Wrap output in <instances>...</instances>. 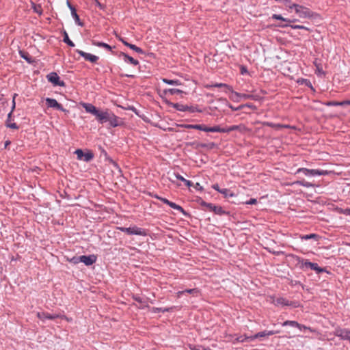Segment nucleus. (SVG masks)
I'll use <instances>...</instances> for the list:
<instances>
[{"instance_id": "1", "label": "nucleus", "mask_w": 350, "mask_h": 350, "mask_svg": "<svg viewBox=\"0 0 350 350\" xmlns=\"http://www.w3.org/2000/svg\"><path fill=\"white\" fill-rule=\"evenodd\" d=\"M82 107L85 109L86 112L95 116L96 120L101 124L107 122L109 118V115L111 113L109 110L100 111L95 106L90 103H81Z\"/></svg>"}, {"instance_id": "2", "label": "nucleus", "mask_w": 350, "mask_h": 350, "mask_svg": "<svg viewBox=\"0 0 350 350\" xmlns=\"http://www.w3.org/2000/svg\"><path fill=\"white\" fill-rule=\"evenodd\" d=\"M118 229L129 235L146 236L147 232L145 229L139 228L137 226H132L129 228L118 227Z\"/></svg>"}, {"instance_id": "3", "label": "nucleus", "mask_w": 350, "mask_h": 350, "mask_svg": "<svg viewBox=\"0 0 350 350\" xmlns=\"http://www.w3.org/2000/svg\"><path fill=\"white\" fill-rule=\"evenodd\" d=\"M291 7H293L295 11V13L302 18H310L313 16L312 12L302 5H300L299 4H292Z\"/></svg>"}, {"instance_id": "4", "label": "nucleus", "mask_w": 350, "mask_h": 350, "mask_svg": "<svg viewBox=\"0 0 350 350\" xmlns=\"http://www.w3.org/2000/svg\"><path fill=\"white\" fill-rule=\"evenodd\" d=\"M303 172L306 176H325L327 175L329 172L326 170H314V169H307V168H299L297 170V173Z\"/></svg>"}, {"instance_id": "5", "label": "nucleus", "mask_w": 350, "mask_h": 350, "mask_svg": "<svg viewBox=\"0 0 350 350\" xmlns=\"http://www.w3.org/2000/svg\"><path fill=\"white\" fill-rule=\"evenodd\" d=\"M182 126L184 128H186V129H197V130L204 131L206 132H218L219 131V126L207 127L203 124H184V125H182Z\"/></svg>"}, {"instance_id": "6", "label": "nucleus", "mask_w": 350, "mask_h": 350, "mask_svg": "<svg viewBox=\"0 0 350 350\" xmlns=\"http://www.w3.org/2000/svg\"><path fill=\"white\" fill-rule=\"evenodd\" d=\"M96 260V256L95 255L80 256L76 260H75V262L77 263L79 261L83 262L87 266H90L94 263Z\"/></svg>"}, {"instance_id": "7", "label": "nucleus", "mask_w": 350, "mask_h": 350, "mask_svg": "<svg viewBox=\"0 0 350 350\" xmlns=\"http://www.w3.org/2000/svg\"><path fill=\"white\" fill-rule=\"evenodd\" d=\"M334 335L340 337L342 340H347L350 341V330L347 329L337 327L334 330Z\"/></svg>"}, {"instance_id": "8", "label": "nucleus", "mask_w": 350, "mask_h": 350, "mask_svg": "<svg viewBox=\"0 0 350 350\" xmlns=\"http://www.w3.org/2000/svg\"><path fill=\"white\" fill-rule=\"evenodd\" d=\"M76 52L83 57L86 61L92 63H96L98 60V57L91 53H85L81 50H76Z\"/></svg>"}, {"instance_id": "9", "label": "nucleus", "mask_w": 350, "mask_h": 350, "mask_svg": "<svg viewBox=\"0 0 350 350\" xmlns=\"http://www.w3.org/2000/svg\"><path fill=\"white\" fill-rule=\"evenodd\" d=\"M36 316L41 321H44L45 319L53 320L60 317L58 314H49L45 312H38L36 314Z\"/></svg>"}, {"instance_id": "10", "label": "nucleus", "mask_w": 350, "mask_h": 350, "mask_svg": "<svg viewBox=\"0 0 350 350\" xmlns=\"http://www.w3.org/2000/svg\"><path fill=\"white\" fill-rule=\"evenodd\" d=\"M48 79L55 85L64 86L65 83L63 81H60L59 77L55 72H52L47 76Z\"/></svg>"}, {"instance_id": "11", "label": "nucleus", "mask_w": 350, "mask_h": 350, "mask_svg": "<svg viewBox=\"0 0 350 350\" xmlns=\"http://www.w3.org/2000/svg\"><path fill=\"white\" fill-rule=\"evenodd\" d=\"M46 103L49 107L55 108L60 111H65L62 105L59 104L55 99L46 98Z\"/></svg>"}, {"instance_id": "12", "label": "nucleus", "mask_w": 350, "mask_h": 350, "mask_svg": "<svg viewBox=\"0 0 350 350\" xmlns=\"http://www.w3.org/2000/svg\"><path fill=\"white\" fill-rule=\"evenodd\" d=\"M279 332H280L279 331H263V332L257 333L254 336L247 337L246 338H248V339H250L251 340H252L258 338L269 336L278 334Z\"/></svg>"}, {"instance_id": "13", "label": "nucleus", "mask_w": 350, "mask_h": 350, "mask_svg": "<svg viewBox=\"0 0 350 350\" xmlns=\"http://www.w3.org/2000/svg\"><path fill=\"white\" fill-rule=\"evenodd\" d=\"M273 302H274L275 305H276V306H280V305L293 306L295 308L298 306L297 303L289 301L288 300H286L282 297L277 298L275 300L273 301Z\"/></svg>"}, {"instance_id": "14", "label": "nucleus", "mask_w": 350, "mask_h": 350, "mask_svg": "<svg viewBox=\"0 0 350 350\" xmlns=\"http://www.w3.org/2000/svg\"><path fill=\"white\" fill-rule=\"evenodd\" d=\"M220 89H224V91L229 93V96L232 99H236L239 95L237 93L234 92L233 90H231L229 87H228L226 84H219Z\"/></svg>"}, {"instance_id": "15", "label": "nucleus", "mask_w": 350, "mask_h": 350, "mask_svg": "<svg viewBox=\"0 0 350 350\" xmlns=\"http://www.w3.org/2000/svg\"><path fill=\"white\" fill-rule=\"evenodd\" d=\"M107 122H109L111 126L116 127L118 126L119 123V118L112 112L109 115V118L107 120Z\"/></svg>"}, {"instance_id": "16", "label": "nucleus", "mask_w": 350, "mask_h": 350, "mask_svg": "<svg viewBox=\"0 0 350 350\" xmlns=\"http://www.w3.org/2000/svg\"><path fill=\"white\" fill-rule=\"evenodd\" d=\"M68 5L71 10V14L72 17L74 18L76 23L79 26H83V23L81 22L79 15L77 14L76 10L73 8L69 2H68Z\"/></svg>"}, {"instance_id": "17", "label": "nucleus", "mask_w": 350, "mask_h": 350, "mask_svg": "<svg viewBox=\"0 0 350 350\" xmlns=\"http://www.w3.org/2000/svg\"><path fill=\"white\" fill-rule=\"evenodd\" d=\"M304 265L306 267H309L312 270L317 271L318 273L323 271V269L318 266L317 263L306 261Z\"/></svg>"}, {"instance_id": "18", "label": "nucleus", "mask_w": 350, "mask_h": 350, "mask_svg": "<svg viewBox=\"0 0 350 350\" xmlns=\"http://www.w3.org/2000/svg\"><path fill=\"white\" fill-rule=\"evenodd\" d=\"M120 56L124 57V59L125 62H129L130 64L134 66H137L139 64V62L137 60L135 59L132 57L129 56L127 54L124 53H121Z\"/></svg>"}, {"instance_id": "19", "label": "nucleus", "mask_w": 350, "mask_h": 350, "mask_svg": "<svg viewBox=\"0 0 350 350\" xmlns=\"http://www.w3.org/2000/svg\"><path fill=\"white\" fill-rule=\"evenodd\" d=\"M175 177L176 179L178 180H181L182 182H183L185 183V185L187 187H193V183L190 181V180H186L184 177H183L181 175L178 174H174Z\"/></svg>"}, {"instance_id": "20", "label": "nucleus", "mask_w": 350, "mask_h": 350, "mask_svg": "<svg viewBox=\"0 0 350 350\" xmlns=\"http://www.w3.org/2000/svg\"><path fill=\"white\" fill-rule=\"evenodd\" d=\"M286 325H290L292 327H297L299 329H301V324H299V323H297L295 321H286L282 323V326H286Z\"/></svg>"}, {"instance_id": "21", "label": "nucleus", "mask_w": 350, "mask_h": 350, "mask_svg": "<svg viewBox=\"0 0 350 350\" xmlns=\"http://www.w3.org/2000/svg\"><path fill=\"white\" fill-rule=\"evenodd\" d=\"M31 8L33 9V12L37 13L39 15L42 14V6L39 4H36L34 3H31Z\"/></svg>"}, {"instance_id": "22", "label": "nucleus", "mask_w": 350, "mask_h": 350, "mask_svg": "<svg viewBox=\"0 0 350 350\" xmlns=\"http://www.w3.org/2000/svg\"><path fill=\"white\" fill-rule=\"evenodd\" d=\"M92 44L94 45V46H96L103 47V48H105V49H107L109 51L111 50V46H109L107 43H104V42H102L93 41L92 42Z\"/></svg>"}, {"instance_id": "23", "label": "nucleus", "mask_w": 350, "mask_h": 350, "mask_svg": "<svg viewBox=\"0 0 350 350\" xmlns=\"http://www.w3.org/2000/svg\"><path fill=\"white\" fill-rule=\"evenodd\" d=\"M64 42H66L70 46H72V47L75 46V44L73 43L72 41H71L70 40V38L68 37V35L66 33V31H64Z\"/></svg>"}, {"instance_id": "24", "label": "nucleus", "mask_w": 350, "mask_h": 350, "mask_svg": "<svg viewBox=\"0 0 350 350\" xmlns=\"http://www.w3.org/2000/svg\"><path fill=\"white\" fill-rule=\"evenodd\" d=\"M127 46L139 54H144V51L141 48L137 46L135 44H127Z\"/></svg>"}, {"instance_id": "25", "label": "nucleus", "mask_w": 350, "mask_h": 350, "mask_svg": "<svg viewBox=\"0 0 350 350\" xmlns=\"http://www.w3.org/2000/svg\"><path fill=\"white\" fill-rule=\"evenodd\" d=\"M171 309H172V308H162L153 307L150 309V311L153 313H157V312H165L170 311Z\"/></svg>"}, {"instance_id": "26", "label": "nucleus", "mask_w": 350, "mask_h": 350, "mask_svg": "<svg viewBox=\"0 0 350 350\" xmlns=\"http://www.w3.org/2000/svg\"><path fill=\"white\" fill-rule=\"evenodd\" d=\"M272 18L273 19L281 20V21H287V22H289V23L297 21L296 19L291 21V20H289L288 18H284V17H282L281 15H279V14H273L272 16Z\"/></svg>"}, {"instance_id": "27", "label": "nucleus", "mask_w": 350, "mask_h": 350, "mask_svg": "<svg viewBox=\"0 0 350 350\" xmlns=\"http://www.w3.org/2000/svg\"><path fill=\"white\" fill-rule=\"evenodd\" d=\"M174 107L180 111H185L188 109L187 106L178 103L174 104Z\"/></svg>"}, {"instance_id": "28", "label": "nucleus", "mask_w": 350, "mask_h": 350, "mask_svg": "<svg viewBox=\"0 0 350 350\" xmlns=\"http://www.w3.org/2000/svg\"><path fill=\"white\" fill-rule=\"evenodd\" d=\"M169 206L174 209L179 211L181 213H185L184 209L180 206L176 204L174 202H170Z\"/></svg>"}, {"instance_id": "29", "label": "nucleus", "mask_w": 350, "mask_h": 350, "mask_svg": "<svg viewBox=\"0 0 350 350\" xmlns=\"http://www.w3.org/2000/svg\"><path fill=\"white\" fill-rule=\"evenodd\" d=\"M220 193L224 194V198H228L229 197L234 196V193L231 191L228 190V189L220 190Z\"/></svg>"}, {"instance_id": "30", "label": "nucleus", "mask_w": 350, "mask_h": 350, "mask_svg": "<svg viewBox=\"0 0 350 350\" xmlns=\"http://www.w3.org/2000/svg\"><path fill=\"white\" fill-rule=\"evenodd\" d=\"M93 157H94V155L92 152L84 153L82 160L88 162V161H90V160H92Z\"/></svg>"}, {"instance_id": "31", "label": "nucleus", "mask_w": 350, "mask_h": 350, "mask_svg": "<svg viewBox=\"0 0 350 350\" xmlns=\"http://www.w3.org/2000/svg\"><path fill=\"white\" fill-rule=\"evenodd\" d=\"M187 293H198V291L197 289H187L185 291L178 292V297H180L182 294Z\"/></svg>"}, {"instance_id": "32", "label": "nucleus", "mask_w": 350, "mask_h": 350, "mask_svg": "<svg viewBox=\"0 0 350 350\" xmlns=\"http://www.w3.org/2000/svg\"><path fill=\"white\" fill-rule=\"evenodd\" d=\"M297 184L306 187H310L313 186L312 183L307 182L305 180L297 181Z\"/></svg>"}, {"instance_id": "33", "label": "nucleus", "mask_w": 350, "mask_h": 350, "mask_svg": "<svg viewBox=\"0 0 350 350\" xmlns=\"http://www.w3.org/2000/svg\"><path fill=\"white\" fill-rule=\"evenodd\" d=\"M163 81L169 85H180V83L178 80H170V79H163Z\"/></svg>"}, {"instance_id": "34", "label": "nucleus", "mask_w": 350, "mask_h": 350, "mask_svg": "<svg viewBox=\"0 0 350 350\" xmlns=\"http://www.w3.org/2000/svg\"><path fill=\"white\" fill-rule=\"evenodd\" d=\"M264 124L267 125L268 126L272 127V128L277 129H279L280 128L284 127L283 125H281V124H273L272 122H265Z\"/></svg>"}, {"instance_id": "35", "label": "nucleus", "mask_w": 350, "mask_h": 350, "mask_svg": "<svg viewBox=\"0 0 350 350\" xmlns=\"http://www.w3.org/2000/svg\"><path fill=\"white\" fill-rule=\"evenodd\" d=\"M290 26H291V27L292 29H305V30H306V31H310V29L308 27H305V26H303V25H290Z\"/></svg>"}, {"instance_id": "36", "label": "nucleus", "mask_w": 350, "mask_h": 350, "mask_svg": "<svg viewBox=\"0 0 350 350\" xmlns=\"http://www.w3.org/2000/svg\"><path fill=\"white\" fill-rule=\"evenodd\" d=\"M167 92H169L172 95L182 93L181 90H180L178 89H175V88L169 89V90H167Z\"/></svg>"}, {"instance_id": "37", "label": "nucleus", "mask_w": 350, "mask_h": 350, "mask_svg": "<svg viewBox=\"0 0 350 350\" xmlns=\"http://www.w3.org/2000/svg\"><path fill=\"white\" fill-rule=\"evenodd\" d=\"M75 154H77V159L82 160L83 157L84 152L82 150L78 149L75 151Z\"/></svg>"}, {"instance_id": "38", "label": "nucleus", "mask_w": 350, "mask_h": 350, "mask_svg": "<svg viewBox=\"0 0 350 350\" xmlns=\"http://www.w3.org/2000/svg\"><path fill=\"white\" fill-rule=\"evenodd\" d=\"M316 237H317V235L316 234H306V235L301 237V239L308 240V239H314Z\"/></svg>"}, {"instance_id": "39", "label": "nucleus", "mask_w": 350, "mask_h": 350, "mask_svg": "<svg viewBox=\"0 0 350 350\" xmlns=\"http://www.w3.org/2000/svg\"><path fill=\"white\" fill-rule=\"evenodd\" d=\"M327 105L329 106H343L342 101V102L332 101V102H329Z\"/></svg>"}, {"instance_id": "40", "label": "nucleus", "mask_w": 350, "mask_h": 350, "mask_svg": "<svg viewBox=\"0 0 350 350\" xmlns=\"http://www.w3.org/2000/svg\"><path fill=\"white\" fill-rule=\"evenodd\" d=\"M292 4H293V3H291V1H289V0H284V5L286 8H288L290 10L294 8L293 7H291L292 5Z\"/></svg>"}, {"instance_id": "41", "label": "nucleus", "mask_w": 350, "mask_h": 350, "mask_svg": "<svg viewBox=\"0 0 350 350\" xmlns=\"http://www.w3.org/2000/svg\"><path fill=\"white\" fill-rule=\"evenodd\" d=\"M240 72L241 75L247 74L248 72L247 68L244 66H241Z\"/></svg>"}, {"instance_id": "42", "label": "nucleus", "mask_w": 350, "mask_h": 350, "mask_svg": "<svg viewBox=\"0 0 350 350\" xmlns=\"http://www.w3.org/2000/svg\"><path fill=\"white\" fill-rule=\"evenodd\" d=\"M156 198L159 200H160L161 202H163L164 204H166L167 205H169L170 204V200H168L166 198H161V197H158V196H156Z\"/></svg>"}, {"instance_id": "43", "label": "nucleus", "mask_w": 350, "mask_h": 350, "mask_svg": "<svg viewBox=\"0 0 350 350\" xmlns=\"http://www.w3.org/2000/svg\"><path fill=\"white\" fill-rule=\"evenodd\" d=\"M246 204H255L257 203V200L255 198H251L250 200L245 202Z\"/></svg>"}, {"instance_id": "44", "label": "nucleus", "mask_w": 350, "mask_h": 350, "mask_svg": "<svg viewBox=\"0 0 350 350\" xmlns=\"http://www.w3.org/2000/svg\"><path fill=\"white\" fill-rule=\"evenodd\" d=\"M204 204L208 207V208L211 211L213 210L215 212H216V206H213L211 204Z\"/></svg>"}, {"instance_id": "45", "label": "nucleus", "mask_w": 350, "mask_h": 350, "mask_svg": "<svg viewBox=\"0 0 350 350\" xmlns=\"http://www.w3.org/2000/svg\"><path fill=\"white\" fill-rule=\"evenodd\" d=\"M7 126L10 127L11 129H18V126L16 125V123L8 124Z\"/></svg>"}, {"instance_id": "46", "label": "nucleus", "mask_w": 350, "mask_h": 350, "mask_svg": "<svg viewBox=\"0 0 350 350\" xmlns=\"http://www.w3.org/2000/svg\"><path fill=\"white\" fill-rule=\"evenodd\" d=\"M21 55L22 57L25 59L28 62H31V59L27 57V55H24L21 51L20 52Z\"/></svg>"}, {"instance_id": "47", "label": "nucleus", "mask_w": 350, "mask_h": 350, "mask_svg": "<svg viewBox=\"0 0 350 350\" xmlns=\"http://www.w3.org/2000/svg\"><path fill=\"white\" fill-rule=\"evenodd\" d=\"M301 330H310V332H312V329L310 327H306L304 325L301 324Z\"/></svg>"}, {"instance_id": "48", "label": "nucleus", "mask_w": 350, "mask_h": 350, "mask_svg": "<svg viewBox=\"0 0 350 350\" xmlns=\"http://www.w3.org/2000/svg\"><path fill=\"white\" fill-rule=\"evenodd\" d=\"M233 129H234V127H231V128H230L228 129H221L220 128L219 131H220V133L221 132H227V131H231V130H233Z\"/></svg>"}, {"instance_id": "49", "label": "nucleus", "mask_w": 350, "mask_h": 350, "mask_svg": "<svg viewBox=\"0 0 350 350\" xmlns=\"http://www.w3.org/2000/svg\"><path fill=\"white\" fill-rule=\"evenodd\" d=\"M196 189L200 190L202 189V187L199 183H196L195 185H193Z\"/></svg>"}, {"instance_id": "50", "label": "nucleus", "mask_w": 350, "mask_h": 350, "mask_svg": "<svg viewBox=\"0 0 350 350\" xmlns=\"http://www.w3.org/2000/svg\"><path fill=\"white\" fill-rule=\"evenodd\" d=\"M16 107V102L14 100H12V111L14 110Z\"/></svg>"}, {"instance_id": "51", "label": "nucleus", "mask_w": 350, "mask_h": 350, "mask_svg": "<svg viewBox=\"0 0 350 350\" xmlns=\"http://www.w3.org/2000/svg\"><path fill=\"white\" fill-rule=\"evenodd\" d=\"M342 104H343V105H350V100H343Z\"/></svg>"}, {"instance_id": "52", "label": "nucleus", "mask_w": 350, "mask_h": 350, "mask_svg": "<svg viewBox=\"0 0 350 350\" xmlns=\"http://www.w3.org/2000/svg\"><path fill=\"white\" fill-rule=\"evenodd\" d=\"M344 213L347 215H350V208L345 209Z\"/></svg>"}, {"instance_id": "53", "label": "nucleus", "mask_w": 350, "mask_h": 350, "mask_svg": "<svg viewBox=\"0 0 350 350\" xmlns=\"http://www.w3.org/2000/svg\"><path fill=\"white\" fill-rule=\"evenodd\" d=\"M120 41L125 45L127 46V44H129L128 42L125 41L124 39L121 38L120 39Z\"/></svg>"}, {"instance_id": "54", "label": "nucleus", "mask_w": 350, "mask_h": 350, "mask_svg": "<svg viewBox=\"0 0 350 350\" xmlns=\"http://www.w3.org/2000/svg\"><path fill=\"white\" fill-rule=\"evenodd\" d=\"M213 188L215 190L219 191V185L216 184V185H213Z\"/></svg>"}, {"instance_id": "55", "label": "nucleus", "mask_w": 350, "mask_h": 350, "mask_svg": "<svg viewBox=\"0 0 350 350\" xmlns=\"http://www.w3.org/2000/svg\"><path fill=\"white\" fill-rule=\"evenodd\" d=\"M10 144V141H6L5 142V148H6L8 147V146H9Z\"/></svg>"}, {"instance_id": "56", "label": "nucleus", "mask_w": 350, "mask_h": 350, "mask_svg": "<svg viewBox=\"0 0 350 350\" xmlns=\"http://www.w3.org/2000/svg\"><path fill=\"white\" fill-rule=\"evenodd\" d=\"M59 318L65 319H66L68 321H70V319L67 318V317H65V316H61V315H60V317H59Z\"/></svg>"}, {"instance_id": "57", "label": "nucleus", "mask_w": 350, "mask_h": 350, "mask_svg": "<svg viewBox=\"0 0 350 350\" xmlns=\"http://www.w3.org/2000/svg\"><path fill=\"white\" fill-rule=\"evenodd\" d=\"M13 111H10L8 116V120H10L11 118V116H12V113Z\"/></svg>"}, {"instance_id": "58", "label": "nucleus", "mask_w": 350, "mask_h": 350, "mask_svg": "<svg viewBox=\"0 0 350 350\" xmlns=\"http://www.w3.org/2000/svg\"><path fill=\"white\" fill-rule=\"evenodd\" d=\"M18 96V94H14L13 95L12 100H15V98H16V96Z\"/></svg>"}, {"instance_id": "59", "label": "nucleus", "mask_w": 350, "mask_h": 350, "mask_svg": "<svg viewBox=\"0 0 350 350\" xmlns=\"http://www.w3.org/2000/svg\"><path fill=\"white\" fill-rule=\"evenodd\" d=\"M135 299L137 301H138V302H141V301H141V299H140V298H139V297H137V298L136 297V298H135Z\"/></svg>"}, {"instance_id": "60", "label": "nucleus", "mask_w": 350, "mask_h": 350, "mask_svg": "<svg viewBox=\"0 0 350 350\" xmlns=\"http://www.w3.org/2000/svg\"><path fill=\"white\" fill-rule=\"evenodd\" d=\"M243 96L245 97V98L249 97V96H246V95H243Z\"/></svg>"}]
</instances>
